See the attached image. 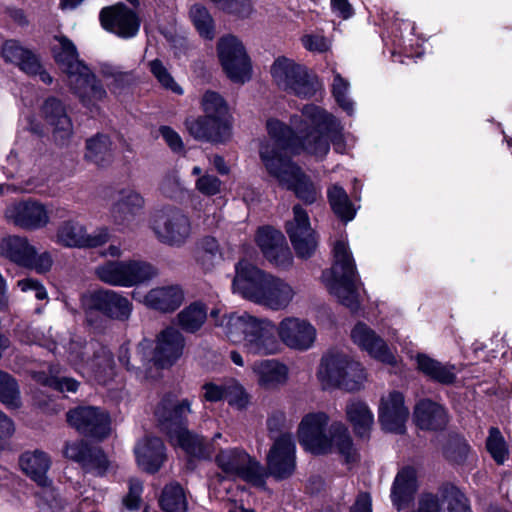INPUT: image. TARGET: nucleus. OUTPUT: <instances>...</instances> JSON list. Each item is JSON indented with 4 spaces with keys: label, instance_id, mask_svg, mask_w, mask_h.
<instances>
[{
    "label": "nucleus",
    "instance_id": "3",
    "mask_svg": "<svg viewBox=\"0 0 512 512\" xmlns=\"http://www.w3.org/2000/svg\"><path fill=\"white\" fill-rule=\"evenodd\" d=\"M233 289L244 298L272 311L285 310L296 295L295 288L288 282L263 272L245 260L236 266Z\"/></svg>",
    "mask_w": 512,
    "mask_h": 512
},
{
    "label": "nucleus",
    "instance_id": "27",
    "mask_svg": "<svg viewBox=\"0 0 512 512\" xmlns=\"http://www.w3.org/2000/svg\"><path fill=\"white\" fill-rule=\"evenodd\" d=\"M184 347L182 333L174 327H167L157 335L153 360L160 367H169L182 356Z\"/></svg>",
    "mask_w": 512,
    "mask_h": 512
},
{
    "label": "nucleus",
    "instance_id": "37",
    "mask_svg": "<svg viewBox=\"0 0 512 512\" xmlns=\"http://www.w3.org/2000/svg\"><path fill=\"white\" fill-rule=\"evenodd\" d=\"M50 465V457L40 450L25 452L20 457V466L22 470L38 485L45 484L49 480L46 473L48 472Z\"/></svg>",
    "mask_w": 512,
    "mask_h": 512
},
{
    "label": "nucleus",
    "instance_id": "19",
    "mask_svg": "<svg viewBox=\"0 0 512 512\" xmlns=\"http://www.w3.org/2000/svg\"><path fill=\"white\" fill-rule=\"evenodd\" d=\"M68 423L83 435L104 438L109 434V416L93 406L77 407L67 413Z\"/></svg>",
    "mask_w": 512,
    "mask_h": 512
},
{
    "label": "nucleus",
    "instance_id": "18",
    "mask_svg": "<svg viewBox=\"0 0 512 512\" xmlns=\"http://www.w3.org/2000/svg\"><path fill=\"white\" fill-rule=\"evenodd\" d=\"M108 240L109 233L107 229L100 228L91 234H87L85 227L73 220L62 222L56 232V242L69 248L98 247Z\"/></svg>",
    "mask_w": 512,
    "mask_h": 512
},
{
    "label": "nucleus",
    "instance_id": "14",
    "mask_svg": "<svg viewBox=\"0 0 512 512\" xmlns=\"http://www.w3.org/2000/svg\"><path fill=\"white\" fill-rule=\"evenodd\" d=\"M286 232L297 256L309 258L314 254L318 246L317 236L307 212L300 205L293 207V218L287 221Z\"/></svg>",
    "mask_w": 512,
    "mask_h": 512
},
{
    "label": "nucleus",
    "instance_id": "62",
    "mask_svg": "<svg viewBox=\"0 0 512 512\" xmlns=\"http://www.w3.org/2000/svg\"><path fill=\"white\" fill-rule=\"evenodd\" d=\"M142 489V483L139 480L131 479L129 481V492L123 500L124 505L128 509L135 510L139 508Z\"/></svg>",
    "mask_w": 512,
    "mask_h": 512
},
{
    "label": "nucleus",
    "instance_id": "9",
    "mask_svg": "<svg viewBox=\"0 0 512 512\" xmlns=\"http://www.w3.org/2000/svg\"><path fill=\"white\" fill-rule=\"evenodd\" d=\"M95 274L108 285L132 287L156 277L158 271L148 262L128 260L107 261L96 267Z\"/></svg>",
    "mask_w": 512,
    "mask_h": 512
},
{
    "label": "nucleus",
    "instance_id": "6",
    "mask_svg": "<svg viewBox=\"0 0 512 512\" xmlns=\"http://www.w3.org/2000/svg\"><path fill=\"white\" fill-rule=\"evenodd\" d=\"M334 263L330 270L323 272L322 280L338 301L356 311L360 307L359 286L356 281L354 260L344 241H337L333 248Z\"/></svg>",
    "mask_w": 512,
    "mask_h": 512
},
{
    "label": "nucleus",
    "instance_id": "2",
    "mask_svg": "<svg viewBox=\"0 0 512 512\" xmlns=\"http://www.w3.org/2000/svg\"><path fill=\"white\" fill-rule=\"evenodd\" d=\"M329 421L323 411L305 414L297 428L300 445L314 455L337 453L347 465L358 462L359 453L346 425L340 421L329 424Z\"/></svg>",
    "mask_w": 512,
    "mask_h": 512
},
{
    "label": "nucleus",
    "instance_id": "5",
    "mask_svg": "<svg viewBox=\"0 0 512 512\" xmlns=\"http://www.w3.org/2000/svg\"><path fill=\"white\" fill-rule=\"evenodd\" d=\"M52 53L59 68L67 75L72 92L88 108L97 106L107 97L106 90L90 69L79 59L74 43L65 36H55Z\"/></svg>",
    "mask_w": 512,
    "mask_h": 512
},
{
    "label": "nucleus",
    "instance_id": "10",
    "mask_svg": "<svg viewBox=\"0 0 512 512\" xmlns=\"http://www.w3.org/2000/svg\"><path fill=\"white\" fill-rule=\"evenodd\" d=\"M221 471L229 478H240L257 488H265L267 472L243 449H221L215 457Z\"/></svg>",
    "mask_w": 512,
    "mask_h": 512
},
{
    "label": "nucleus",
    "instance_id": "57",
    "mask_svg": "<svg viewBox=\"0 0 512 512\" xmlns=\"http://www.w3.org/2000/svg\"><path fill=\"white\" fill-rule=\"evenodd\" d=\"M90 464H84L83 468L97 475H103L108 469L109 462L103 451L97 447H91L87 455Z\"/></svg>",
    "mask_w": 512,
    "mask_h": 512
},
{
    "label": "nucleus",
    "instance_id": "48",
    "mask_svg": "<svg viewBox=\"0 0 512 512\" xmlns=\"http://www.w3.org/2000/svg\"><path fill=\"white\" fill-rule=\"evenodd\" d=\"M328 200L334 213L342 220H352L355 214L352 204L345 190L338 186L333 185L327 192Z\"/></svg>",
    "mask_w": 512,
    "mask_h": 512
},
{
    "label": "nucleus",
    "instance_id": "33",
    "mask_svg": "<svg viewBox=\"0 0 512 512\" xmlns=\"http://www.w3.org/2000/svg\"><path fill=\"white\" fill-rule=\"evenodd\" d=\"M164 450V444L158 437H147L139 441L135 447L138 465L147 472H156L164 461Z\"/></svg>",
    "mask_w": 512,
    "mask_h": 512
},
{
    "label": "nucleus",
    "instance_id": "21",
    "mask_svg": "<svg viewBox=\"0 0 512 512\" xmlns=\"http://www.w3.org/2000/svg\"><path fill=\"white\" fill-rule=\"evenodd\" d=\"M2 56L6 62L15 64L30 76L38 75L45 84L52 83V77L42 69L38 57L16 40H8L2 46Z\"/></svg>",
    "mask_w": 512,
    "mask_h": 512
},
{
    "label": "nucleus",
    "instance_id": "17",
    "mask_svg": "<svg viewBox=\"0 0 512 512\" xmlns=\"http://www.w3.org/2000/svg\"><path fill=\"white\" fill-rule=\"evenodd\" d=\"M191 405L189 399H178L172 395L163 397L155 409L160 428L168 436L187 428V419L192 412Z\"/></svg>",
    "mask_w": 512,
    "mask_h": 512
},
{
    "label": "nucleus",
    "instance_id": "45",
    "mask_svg": "<svg viewBox=\"0 0 512 512\" xmlns=\"http://www.w3.org/2000/svg\"><path fill=\"white\" fill-rule=\"evenodd\" d=\"M159 503L165 512H187L188 504L183 488L178 483L166 485Z\"/></svg>",
    "mask_w": 512,
    "mask_h": 512
},
{
    "label": "nucleus",
    "instance_id": "12",
    "mask_svg": "<svg viewBox=\"0 0 512 512\" xmlns=\"http://www.w3.org/2000/svg\"><path fill=\"white\" fill-rule=\"evenodd\" d=\"M279 341L294 351H307L313 347L317 330L307 319L286 316L277 325Z\"/></svg>",
    "mask_w": 512,
    "mask_h": 512
},
{
    "label": "nucleus",
    "instance_id": "40",
    "mask_svg": "<svg viewBox=\"0 0 512 512\" xmlns=\"http://www.w3.org/2000/svg\"><path fill=\"white\" fill-rule=\"evenodd\" d=\"M416 490V471L411 467L403 468L398 472L392 488V500L398 509L411 500Z\"/></svg>",
    "mask_w": 512,
    "mask_h": 512
},
{
    "label": "nucleus",
    "instance_id": "60",
    "mask_svg": "<svg viewBox=\"0 0 512 512\" xmlns=\"http://www.w3.org/2000/svg\"><path fill=\"white\" fill-rule=\"evenodd\" d=\"M53 266V257L51 253L45 251L43 253H36L30 258L29 265H25L24 268L35 270L38 274H45L51 270Z\"/></svg>",
    "mask_w": 512,
    "mask_h": 512
},
{
    "label": "nucleus",
    "instance_id": "20",
    "mask_svg": "<svg viewBox=\"0 0 512 512\" xmlns=\"http://www.w3.org/2000/svg\"><path fill=\"white\" fill-rule=\"evenodd\" d=\"M41 115L51 128L53 138L59 145H66L73 135V123L65 105L57 98L50 97L42 105Z\"/></svg>",
    "mask_w": 512,
    "mask_h": 512
},
{
    "label": "nucleus",
    "instance_id": "55",
    "mask_svg": "<svg viewBox=\"0 0 512 512\" xmlns=\"http://www.w3.org/2000/svg\"><path fill=\"white\" fill-rule=\"evenodd\" d=\"M443 512H471L467 499L456 489L447 491L442 496Z\"/></svg>",
    "mask_w": 512,
    "mask_h": 512
},
{
    "label": "nucleus",
    "instance_id": "47",
    "mask_svg": "<svg viewBox=\"0 0 512 512\" xmlns=\"http://www.w3.org/2000/svg\"><path fill=\"white\" fill-rule=\"evenodd\" d=\"M189 17L202 38L212 40L215 37L214 20L205 6L201 4L192 5Z\"/></svg>",
    "mask_w": 512,
    "mask_h": 512
},
{
    "label": "nucleus",
    "instance_id": "61",
    "mask_svg": "<svg viewBox=\"0 0 512 512\" xmlns=\"http://www.w3.org/2000/svg\"><path fill=\"white\" fill-rule=\"evenodd\" d=\"M90 448L91 447H88L84 442H74L66 445L64 454L67 458L72 459L84 466V464H90V462L87 460V455Z\"/></svg>",
    "mask_w": 512,
    "mask_h": 512
},
{
    "label": "nucleus",
    "instance_id": "13",
    "mask_svg": "<svg viewBox=\"0 0 512 512\" xmlns=\"http://www.w3.org/2000/svg\"><path fill=\"white\" fill-rule=\"evenodd\" d=\"M271 446L266 465L269 474L276 479L290 477L296 465V447L291 433H282L272 437Z\"/></svg>",
    "mask_w": 512,
    "mask_h": 512
},
{
    "label": "nucleus",
    "instance_id": "46",
    "mask_svg": "<svg viewBox=\"0 0 512 512\" xmlns=\"http://www.w3.org/2000/svg\"><path fill=\"white\" fill-rule=\"evenodd\" d=\"M88 366L98 381L105 382L114 374V360L111 351L106 347H100L94 352Z\"/></svg>",
    "mask_w": 512,
    "mask_h": 512
},
{
    "label": "nucleus",
    "instance_id": "1",
    "mask_svg": "<svg viewBox=\"0 0 512 512\" xmlns=\"http://www.w3.org/2000/svg\"><path fill=\"white\" fill-rule=\"evenodd\" d=\"M266 129L268 139L261 142L259 155L268 174L306 204L316 202L321 195L320 187L288 154L306 152L322 158L329 152L330 142L339 150L343 130L340 122L331 113L310 104L290 118V126L271 118Z\"/></svg>",
    "mask_w": 512,
    "mask_h": 512
},
{
    "label": "nucleus",
    "instance_id": "52",
    "mask_svg": "<svg viewBox=\"0 0 512 512\" xmlns=\"http://www.w3.org/2000/svg\"><path fill=\"white\" fill-rule=\"evenodd\" d=\"M148 67L152 75L164 89L170 90L178 95L183 94V89L176 83L173 76L161 60L154 59L150 61L148 63Z\"/></svg>",
    "mask_w": 512,
    "mask_h": 512
},
{
    "label": "nucleus",
    "instance_id": "15",
    "mask_svg": "<svg viewBox=\"0 0 512 512\" xmlns=\"http://www.w3.org/2000/svg\"><path fill=\"white\" fill-rule=\"evenodd\" d=\"M84 304L87 308L118 321H127L133 311V304L128 298L110 289L92 292L84 298Z\"/></svg>",
    "mask_w": 512,
    "mask_h": 512
},
{
    "label": "nucleus",
    "instance_id": "34",
    "mask_svg": "<svg viewBox=\"0 0 512 512\" xmlns=\"http://www.w3.org/2000/svg\"><path fill=\"white\" fill-rule=\"evenodd\" d=\"M151 343L143 339L137 345L135 355L131 359L130 350L127 344L120 346L118 351L119 362L130 372H133L138 378L147 377V369L151 364L150 359Z\"/></svg>",
    "mask_w": 512,
    "mask_h": 512
},
{
    "label": "nucleus",
    "instance_id": "54",
    "mask_svg": "<svg viewBox=\"0 0 512 512\" xmlns=\"http://www.w3.org/2000/svg\"><path fill=\"white\" fill-rule=\"evenodd\" d=\"M486 447L493 459L502 464L507 457V448L503 436L497 428L492 427L486 441Z\"/></svg>",
    "mask_w": 512,
    "mask_h": 512
},
{
    "label": "nucleus",
    "instance_id": "64",
    "mask_svg": "<svg viewBox=\"0 0 512 512\" xmlns=\"http://www.w3.org/2000/svg\"><path fill=\"white\" fill-rule=\"evenodd\" d=\"M303 46L312 52H325L329 49L328 40L321 35L309 34L301 39Z\"/></svg>",
    "mask_w": 512,
    "mask_h": 512
},
{
    "label": "nucleus",
    "instance_id": "41",
    "mask_svg": "<svg viewBox=\"0 0 512 512\" xmlns=\"http://www.w3.org/2000/svg\"><path fill=\"white\" fill-rule=\"evenodd\" d=\"M418 369L426 376L441 384H451L456 379L455 367L445 365L426 355L419 354L416 357Z\"/></svg>",
    "mask_w": 512,
    "mask_h": 512
},
{
    "label": "nucleus",
    "instance_id": "63",
    "mask_svg": "<svg viewBox=\"0 0 512 512\" xmlns=\"http://www.w3.org/2000/svg\"><path fill=\"white\" fill-rule=\"evenodd\" d=\"M415 512H443L442 497L433 494L422 495Z\"/></svg>",
    "mask_w": 512,
    "mask_h": 512
},
{
    "label": "nucleus",
    "instance_id": "56",
    "mask_svg": "<svg viewBox=\"0 0 512 512\" xmlns=\"http://www.w3.org/2000/svg\"><path fill=\"white\" fill-rule=\"evenodd\" d=\"M349 89V83L343 79L340 74H335L332 92L337 103L345 110L348 114L353 111V103L348 98L347 92Z\"/></svg>",
    "mask_w": 512,
    "mask_h": 512
},
{
    "label": "nucleus",
    "instance_id": "24",
    "mask_svg": "<svg viewBox=\"0 0 512 512\" xmlns=\"http://www.w3.org/2000/svg\"><path fill=\"white\" fill-rule=\"evenodd\" d=\"M409 417V410L404 404L401 393L393 391L382 396L379 405V422L389 432L403 433Z\"/></svg>",
    "mask_w": 512,
    "mask_h": 512
},
{
    "label": "nucleus",
    "instance_id": "50",
    "mask_svg": "<svg viewBox=\"0 0 512 512\" xmlns=\"http://www.w3.org/2000/svg\"><path fill=\"white\" fill-rule=\"evenodd\" d=\"M365 380L366 373L363 366L359 362L350 359L342 374L340 389L346 391L359 390Z\"/></svg>",
    "mask_w": 512,
    "mask_h": 512
},
{
    "label": "nucleus",
    "instance_id": "31",
    "mask_svg": "<svg viewBox=\"0 0 512 512\" xmlns=\"http://www.w3.org/2000/svg\"><path fill=\"white\" fill-rule=\"evenodd\" d=\"M349 360L350 358L341 352H328L322 357L317 377L324 389H340L342 374Z\"/></svg>",
    "mask_w": 512,
    "mask_h": 512
},
{
    "label": "nucleus",
    "instance_id": "29",
    "mask_svg": "<svg viewBox=\"0 0 512 512\" xmlns=\"http://www.w3.org/2000/svg\"><path fill=\"white\" fill-rule=\"evenodd\" d=\"M184 297V291L179 285L170 284L150 289L142 303L149 309L161 313H171L182 305Z\"/></svg>",
    "mask_w": 512,
    "mask_h": 512
},
{
    "label": "nucleus",
    "instance_id": "36",
    "mask_svg": "<svg viewBox=\"0 0 512 512\" xmlns=\"http://www.w3.org/2000/svg\"><path fill=\"white\" fill-rule=\"evenodd\" d=\"M414 414L416 423L421 429H442L448 421L444 407L431 400L420 401Z\"/></svg>",
    "mask_w": 512,
    "mask_h": 512
},
{
    "label": "nucleus",
    "instance_id": "26",
    "mask_svg": "<svg viewBox=\"0 0 512 512\" xmlns=\"http://www.w3.org/2000/svg\"><path fill=\"white\" fill-rule=\"evenodd\" d=\"M100 20L105 29L123 38L135 36L140 26L136 14L121 4L102 9Z\"/></svg>",
    "mask_w": 512,
    "mask_h": 512
},
{
    "label": "nucleus",
    "instance_id": "7",
    "mask_svg": "<svg viewBox=\"0 0 512 512\" xmlns=\"http://www.w3.org/2000/svg\"><path fill=\"white\" fill-rule=\"evenodd\" d=\"M271 75L280 89L299 98H311L320 88L317 78L305 66L286 57L274 61Z\"/></svg>",
    "mask_w": 512,
    "mask_h": 512
},
{
    "label": "nucleus",
    "instance_id": "35",
    "mask_svg": "<svg viewBox=\"0 0 512 512\" xmlns=\"http://www.w3.org/2000/svg\"><path fill=\"white\" fill-rule=\"evenodd\" d=\"M345 413L356 436L368 438L374 425V414L367 403L351 400L346 405Z\"/></svg>",
    "mask_w": 512,
    "mask_h": 512
},
{
    "label": "nucleus",
    "instance_id": "16",
    "mask_svg": "<svg viewBox=\"0 0 512 512\" xmlns=\"http://www.w3.org/2000/svg\"><path fill=\"white\" fill-rule=\"evenodd\" d=\"M4 215L9 222L24 230L43 228L50 221L45 205L32 199L10 204L5 209Z\"/></svg>",
    "mask_w": 512,
    "mask_h": 512
},
{
    "label": "nucleus",
    "instance_id": "44",
    "mask_svg": "<svg viewBox=\"0 0 512 512\" xmlns=\"http://www.w3.org/2000/svg\"><path fill=\"white\" fill-rule=\"evenodd\" d=\"M178 326L188 333H195L198 331L207 319L206 307L195 302L185 307L177 314Z\"/></svg>",
    "mask_w": 512,
    "mask_h": 512
},
{
    "label": "nucleus",
    "instance_id": "11",
    "mask_svg": "<svg viewBox=\"0 0 512 512\" xmlns=\"http://www.w3.org/2000/svg\"><path fill=\"white\" fill-rule=\"evenodd\" d=\"M217 53L227 77L236 83L251 78V63L242 42L233 35H226L217 43Z\"/></svg>",
    "mask_w": 512,
    "mask_h": 512
},
{
    "label": "nucleus",
    "instance_id": "39",
    "mask_svg": "<svg viewBox=\"0 0 512 512\" xmlns=\"http://www.w3.org/2000/svg\"><path fill=\"white\" fill-rule=\"evenodd\" d=\"M172 444L182 448L187 454L205 458L211 454L210 444L200 435L190 431L188 428L179 430L169 436Z\"/></svg>",
    "mask_w": 512,
    "mask_h": 512
},
{
    "label": "nucleus",
    "instance_id": "4",
    "mask_svg": "<svg viewBox=\"0 0 512 512\" xmlns=\"http://www.w3.org/2000/svg\"><path fill=\"white\" fill-rule=\"evenodd\" d=\"M226 337L233 343H242L248 354L269 356L281 350L277 326L267 318H258L247 312L225 316L219 323Z\"/></svg>",
    "mask_w": 512,
    "mask_h": 512
},
{
    "label": "nucleus",
    "instance_id": "22",
    "mask_svg": "<svg viewBox=\"0 0 512 512\" xmlns=\"http://www.w3.org/2000/svg\"><path fill=\"white\" fill-rule=\"evenodd\" d=\"M256 242L266 259L277 267L286 268L292 263V254L284 235L271 227L258 230Z\"/></svg>",
    "mask_w": 512,
    "mask_h": 512
},
{
    "label": "nucleus",
    "instance_id": "23",
    "mask_svg": "<svg viewBox=\"0 0 512 512\" xmlns=\"http://www.w3.org/2000/svg\"><path fill=\"white\" fill-rule=\"evenodd\" d=\"M185 126L189 134L196 140L208 142H224L230 136V118L199 116L188 118Z\"/></svg>",
    "mask_w": 512,
    "mask_h": 512
},
{
    "label": "nucleus",
    "instance_id": "51",
    "mask_svg": "<svg viewBox=\"0 0 512 512\" xmlns=\"http://www.w3.org/2000/svg\"><path fill=\"white\" fill-rule=\"evenodd\" d=\"M204 116L230 118L228 106L223 97L214 91H206L201 99Z\"/></svg>",
    "mask_w": 512,
    "mask_h": 512
},
{
    "label": "nucleus",
    "instance_id": "59",
    "mask_svg": "<svg viewBox=\"0 0 512 512\" xmlns=\"http://www.w3.org/2000/svg\"><path fill=\"white\" fill-rule=\"evenodd\" d=\"M221 185V180L210 174L201 175L195 182L196 189L206 196H214L220 193Z\"/></svg>",
    "mask_w": 512,
    "mask_h": 512
},
{
    "label": "nucleus",
    "instance_id": "49",
    "mask_svg": "<svg viewBox=\"0 0 512 512\" xmlns=\"http://www.w3.org/2000/svg\"><path fill=\"white\" fill-rule=\"evenodd\" d=\"M0 402L9 409L21 406V396L18 383L9 373L0 370Z\"/></svg>",
    "mask_w": 512,
    "mask_h": 512
},
{
    "label": "nucleus",
    "instance_id": "32",
    "mask_svg": "<svg viewBox=\"0 0 512 512\" xmlns=\"http://www.w3.org/2000/svg\"><path fill=\"white\" fill-rule=\"evenodd\" d=\"M35 253L36 248L24 236L7 235L0 239V256L18 266L29 265Z\"/></svg>",
    "mask_w": 512,
    "mask_h": 512
},
{
    "label": "nucleus",
    "instance_id": "43",
    "mask_svg": "<svg viewBox=\"0 0 512 512\" xmlns=\"http://www.w3.org/2000/svg\"><path fill=\"white\" fill-rule=\"evenodd\" d=\"M39 486L40 490L36 493L39 509L42 512H63L68 501L60 490L50 480Z\"/></svg>",
    "mask_w": 512,
    "mask_h": 512
},
{
    "label": "nucleus",
    "instance_id": "38",
    "mask_svg": "<svg viewBox=\"0 0 512 512\" xmlns=\"http://www.w3.org/2000/svg\"><path fill=\"white\" fill-rule=\"evenodd\" d=\"M112 141L109 136L98 133L85 142L84 159L97 165L105 166L113 160Z\"/></svg>",
    "mask_w": 512,
    "mask_h": 512
},
{
    "label": "nucleus",
    "instance_id": "28",
    "mask_svg": "<svg viewBox=\"0 0 512 512\" xmlns=\"http://www.w3.org/2000/svg\"><path fill=\"white\" fill-rule=\"evenodd\" d=\"M251 370L259 387L274 391L286 385L289 380V368L277 359L255 361Z\"/></svg>",
    "mask_w": 512,
    "mask_h": 512
},
{
    "label": "nucleus",
    "instance_id": "42",
    "mask_svg": "<svg viewBox=\"0 0 512 512\" xmlns=\"http://www.w3.org/2000/svg\"><path fill=\"white\" fill-rule=\"evenodd\" d=\"M221 259L222 251L215 238L207 236L199 240L195 249V260L204 271H211Z\"/></svg>",
    "mask_w": 512,
    "mask_h": 512
},
{
    "label": "nucleus",
    "instance_id": "30",
    "mask_svg": "<svg viewBox=\"0 0 512 512\" xmlns=\"http://www.w3.org/2000/svg\"><path fill=\"white\" fill-rule=\"evenodd\" d=\"M145 207V199L134 189H124L111 208V216L117 225H130Z\"/></svg>",
    "mask_w": 512,
    "mask_h": 512
},
{
    "label": "nucleus",
    "instance_id": "8",
    "mask_svg": "<svg viewBox=\"0 0 512 512\" xmlns=\"http://www.w3.org/2000/svg\"><path fill=\"white\" fill-rule=\"evenodd\" d=\"M150 228L162 244L177 248L190 239L193 231L190 217L176 207L156 210L152 215Z\"/></svg>",
    "mask_w": 512,
    "mask_h": 512
},
{
    "label": "nucleus",
    "instance_id": "25",
    "mask_svg": "<svg viewBox=\"0 0 512 512\" xmlns=\"http://www.w3.org/2000/svg\"><path fill=\"white\" fill-rule=\"evenodd\" d=\"M351 339L362 351L386 364H393L395 357L386 342L365 323H357L351 330Z\"/></svg>",
    "mask_w": 512,
    "mask_h": 512
},
{
    "label": "nucleus",
    "instance_id": "53",
    "mask_svg": "<svg viewBox=\"0 0 512 512\" xmlns=\"http://www.w3.org/2000/svg\"><path fill=\"white\" fill-rule=\"evenodd\" d=\"M219 9L241 18H248L254 12L251 0H211Z\"/></svg>",
    "mask_w": 512,
    "mask_h": 512
},
{
    "label": "nucleus",
    "instance_id": "58",
    "mask_svg": "<svg viewBox=\"0 0 512 512\" xmlns=\"http://www.w3.org/2000/svg\"><path fill=\"white\" fill-rule=\"evenodd\" d=\"M225 400H227L230 405L241 409L248 404L249 396L242 385L237 382H230L226 384Z\"/></svg>",
    "mask_w": 512,
    "mask_h": 512
}]
</instances>
